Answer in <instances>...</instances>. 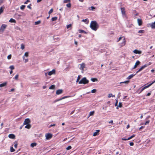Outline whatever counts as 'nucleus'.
<instances>
[{
	"label": "nucleus",
	"instance_id": "obj_17",
	"mask_svg": "<svg viewBox=\"0 0 155 155\" xmlns=\"http://www.w3.org/2000/svg\"><path fill=\"white\" fill-rule=\"evenodd\" d=\"M100 130H96V132L94 133L93 136H96L98 135L99 134V132H100Z\"/></svg>",
	"mask_w": 155,
	"mask_h": 155
},
{
	"label": "nucleus",
	"instance_id": "obj_41",
	"mask_svg": "<svg viewBox=\"0 0 155 155\" xmlns=\"http://www.w3.org/2000/svg\"><path fill=\"white\" fill-rule=\"evenodd\" d=\"M9 68L11 69V70H12L14 69V67L13 65H11L10 66Z\"/></svg>",
	"mask_w": 155,
	"mask_h": 155
},
{
	"label": "nucleus",
	"instance_id": "obj_43",
	"mask_svg": "<svg viewBox=\"0 0 155 155\" xmlns=\"http://www.w3.org/2000/svg\"><path fill=\"white\" fill-rule=\"evenodd\" d=\"M21 48L22 49H24L25 48V46L23 44H21Z\"/></svg>",
	"mask_w": 155,
	"mask_h": 155
},
{
	"label": "nucleus",
	"instance_id": "obj_7",
	"mask_svg": "<svg viewBox=\"0 0 155 155\" xmlns=\"http://www.w3.org/2000/svg\"><path fill=\"white\" fill-rule=\"evenodd\" d=\"M52 137V135L50 133H48L46 134V138L47 140L51 138Z\"/></svg>",
	"mask_w": 155,
	"mask_h": 155
},
{
	"label": "nucleus",
	"instance_id": "obj_50",
	"mask_svg": "<svg viewBox=\"0 0 155 155\" xmlns=\"http://www.w3.org/2000/svg\"><path fill=\"white\" fill-rule=\"evenodd\" d=\"M72 148V147L71 146H69L66 149L67 150H69L71 149Z\"/></svg>",
	"mask_w": 155,
	"mask_h": 155
},
{
	"label": "nucleus",
	"instance_id": "obj_61",
	"mask_svg": "<svg viewBox=\"0 0 155 155\" xmlns=\"http://www.w3.org/2000/svg\"><path fill=\"white\" fill-rule=\"evenodd\" d=\"M4 1L3 0H0V5H1L3 2Z\"/></svg>",
	"mask_w": 155,
	"mask_h": 155
},
{
	"label": "nucleus",
	"instance_id": "obj_40",
	"mask_svg": "<svg viewBox=\"0 0 155 155\" xmlns=\"http://www.w3.org/2000/svg\"><path fill=\"white\" fill-rule=\"evenodd\" d=\"M14 143L15 144L14 145V147L16 148H17L18 146L17 142L15 141V142Z\"/></svg>",
	"mask_w": 155,
	"mask_h": 155
},
{
	"label": "nucleus",
	"instance_id": "obj_21",
	"mask_svg": "<svg viewBox=\"0 0 155 155\" xmlns=\"http://www.w3.org/2000/svg\"><path fill=\"white\" fill-rule=\"evenodd\" d=\"M28 54H29L28 52H26L25 53L24 55L22 57L23 59H25V56H26V57H28Z\"/></svg>",
	"mask_w": 155,
	"mask_h": 155
},
{
	"label": "nucleus",
	"instance_id": "obj_44",
	"mask_svg": "<svg viewBox=\"0 0 155 155\" xmlns=\"http://www.w3.org/2000/svg\"><path fill=\"white\" fill-rule=\"evenodd\" d=\"M53 9L51 8L50 9V10L48 12V14L50 15L51 13H52L53 12Z\"/></svg>",
	"mask_w": 155,
	"mask_h": 155
},
{
	"label": "nucleus",
	"instance_id": "obj_25",
	"mask_svg": "<svg viewBox=\"0 0 155 155\" xmlns=\"http://www.w3.org/2000/svg\"><path fill=\"white\" fill-rule=\"evenodd\" d=\"M7 84V83L6 82H4L3 83L0 84V87H2L5 86Z\"/></svg>",
	"mask_w": 155,
	"mask_h": 155
},
{
	"label": "nucleus",
	"instance_id": "obj_58",
	"mask_svg": "<svg viewBox=\"0 0 155 155\" xmlns=\"http://www.w3.org/2000/svg\"><path fill=\"white\" fill-rule=\"evenodd\" d=\"M91 10L93 11L95 9V7L93 6L91 7Z\"/></svg>",
	"mask_w": 155,
	"mask_h": 155
},
{
	"label": "nucleus",
	"instance_id": "obj_6",
	"mask_svg": "<svg viewBox=\"0 0 155 155\" xmlns=\"http://www.w3.org/2000/svg\"><path fill=\"white\" fill-rule=\"evenodd\" d=\"M31 122V121L29 118H26L25 120L24 121L23 123L24 125H26L30 124Z\"/></svg>",
	"mask_w": 155,
	"mask_h": 155
},
{
	"label": "nucleus",
	"instance_id": "obj_59",
	"mask_svg": "<svg viewBox=\"0 0 155 155\" xmlns=\"http://www.w3.org/2000/svg\"><path fill=\"white\" fill-rule=\"evenodd\" d=\"M151 64V63L150 62H149L148 63V64H145V65H147V66H148L150 65Z\"/></svg>",
	"mask_w": 155,
	"mask_h": 155
},
{
	"label": "nucleus",
	"instance_id": "obj_42",
	"mask_svg": "<svg viewBox=\"0 0 155 155\" xmlns=\"http://www.w3.org/2000/svg\"><path fill=\"white\" fill-rule=\"evenodd\" d=\"M111 97H114V96L112 94H109L108 95V97L109 98H110Z\"/></svg>",
	"mask_w": 155,
	"mask_h": 155
},
{
	"label": "nucleus",
	"instance_id": "obj_22",
	"mask_svg": "<svg viewBox=\"0 0 155 155\" xmlns=\"http://www.w3.org/2000/svg\"><path fill=\"white\" fill-rule=\"evenodd\" d=\"M9 22H11V23H16V21L15 19H14L12 18H11L10 19V20H9Z\"/></svg>",
	"mask_w": 155,
	"mask_h": 155
},
{
	"label": "nucleus",
	"instance_id": "obj_31",
	"mask_svg": "<svg viewBox=\"0 0 155 155\" xmlns=\"http://www.w3.org/2000/svg\"><path fill=\"white\" fill-rule=\"evenodd\" d=\"M91 80L93 82L97 81V79L96 78H91Z\"/></svg>",
	"mask_w": 155,
	"mask_h": 155
},
{
	"label": "nucleus",
	"instance_id": "obj_11",
	"mask_svg": "<svg viewBox=\"0 0 155 155\" xmlns=\"http://www.w3.org/2000/svg\"><path fill=\"white\" fill-rule=\"evenodd\" d=\"M140 64V62L139 61H137L136 62L135 65H134L133 68H132L133 69H135L137 66L139 65Z\"/></svg>",
	"mask_w": 155,
	"mask_h": 155
},
{
	"label": "nucleus",
	"instance_id": "obj_24",
	"mask_svg": "<svg viewBox=\"0 0 155 155\" xmlns=\"http://www.w3.org/2000/svg\"><path fill=\"white\" fill-rule=\"evenodd\" d=\"M26 125L25 126V128L28 129H29L31 128V126L30 124H26Z\"/></svg>",
	"mask_w": 155,
	"mask_h": 155
},
{
	"label": "nucleus",
	"instance_id": "obj_10",
	"mask_svg": "<svg viewBox=\"0 0 155 155\" xmlns=\"http://www.w3.org/2000/svg\"><path fill=\"white\" fill-rule=\"evenodd\" d=\"M149 26L148 27H150L152 29L155 28V21L154 22H153L151 24H149Z\"/></svg>",
	"mask_w": 155,
	"mask_h": 155
},
{
	"label": "nucleus",
	"instance_id": "obj_45",
	"mask_svg": "<svg viewBox=\"0 0 155 155\" xmlns=\"http://www.w3.org/2000/svg\"><path fill=\"white\" fill-rule=\"evenodd\" d=\"M18 74H17L15 75L14 78L16 80H17L18 77Z\"/></svg>",
	"mask_w": 155,
	"mask_h": 155
},
{
	"label": "nucleus",
	"instance_id": "obj_52",
	"mask_svg": "<svg viewBox=\"0 0 155 155\" xmlns=\"http://www.w3.org/2000/svg\"><path fill=\"white\" fill-rule=\"evenodd\" d=\"M150 120H148L146 121V122H145V124H144L145 125H146L147 124H148L150 122Z\"/></svg>",
	"mask_w": 155,
	"mask_h": 155
},
{
	"label": "nucleus",
	"instance_id": "obj_54",
	"mask_svg": "<svg viewBox=\"0 0 155 155\" xmlns=\"http://www.w3.org/2000/svg\"><path fill=\"white\" fill-rule=\"evenodd\" d=\"M24 60H25V63H26L28 61V59H24Z\"/></svg>",
	"mask_w": 155,
	"mask_h": 155
},
{
	"label": "nucleus",
	"instance_id": "obj_47",
	"mask_svg": "<svg viewBox=\"0 0 155 155\" xmlns=\"http://www.w3.org/2000/svg\"><path fill=\"white\" fill-rule=\"evenodd\" d=\"M118 106V107H122V103L121 102H119V104Z\"/></svg>",
	"mask_w": 155,
	"mask_h": 155
},
{
	"label": "nucleus",
	"instance_id": "obj_30",
	"mask_svg": "<svg viewBox=\"0 0 155 155\" xmlns=\"http://www.w3.org/2000/svg\"><path fill=\"white\" fill-rule=\"evenodd\" d=\"M57 18L58 17H54L52 18L51 20L52 21H55L57 19Z\"/></svg>",
	"mask_w": 155,
	"mask_h": 155
},
{
	"label": "nucleus",
	"instance_id": "obj_1",
	"mask_svg": "<svg viewBox=\"0 0 155 155\" xmlns=\"http://www.w3.org/2000/svg\"><path fill=\"white\" fill-rule=\"evenodd\" d=\"M90 27L91 29L96 31L99 27V26L96 21H92L90 24Z\"/></svg>",
	"mask_w": 155,
	"mask_h": 155
},
{
	"label": "nucleus",
	"instance_id": "obj_29",
	"mask_svg": "<svg viewBox=\"0 0 155 155\" xmlns=\"http://www.w3.org/2000/svg\"><path fill=\"white\" fill-rule=\"evenodd\" d=\"M55 88V86L54 85H51V86H50L49 87V89H54Z\"/></svg>",
	"mask_w": 155,
	"mask_h": 155
},
{
	"label": "nucleus",
	"instance_id": "obj_28",
	"mask_svg": "<svg viewBox=\"0 0 155 155\" xmlns=\"http://www.w3.org/2000/svg\"><path fill=\"white\" fill-rule=\"evenodd\" d=\"M37 143H32L31 144V146L32 147H34L35 146H36Z\"/></svg>",
	"mask_w": 155,
	"mask_h": 155
},
{
	"label": "nucleus",
	"instance_id": "obj_19",
	"mask_svg": "<svg viewBox=\"0 0 155 155\" xmlns=\"http://www.w3.org/2000/svg\"><path fill=\"white\" fill-rule=\"evenodd\" d=\"M137 22L138 24L140 26L143 23L142 20L141 19H137Z\"/></svg>",
	"mask_w": 155,
	"mask_h": 155
},
{
	"label": "nucleus",
	"instance_id": "obj_39",
	"mask_svg": "<svg viewBox=\"0 0 155 155\" xmlns=\"http://www.w3.org/2000/svg\"><path fill=\"white\" fill-rule=\"evenodd\" d=\"M130 81H127L122 82L120 83H125L126 84H128L129 82Z\"/></svg>",
	"mask_w": 155,
	"mask_h": 155
},
{
	"label": "nucleus",
	"instance_id": "obj_36",
	"mask_svg": "<svg viewBox=\"0 0 155 155\" xmlns=\"http://www.w3.org/2000/svg\"><path fill=\"white\" fill-rule=\"evenodd\" d=\"M15 151V150L12 147H10V151L12 152H13Z\"/></svg>",
	"mask_w": 155,
	"mask_h": 155
},
{
	"label": "nucleus",
	"instance_id": "obj_64",
	"mask_svg": "<svg viewBox=\"0 0 155 155\" xmlns=\"http://www.w3.org/2000/svg\"><path fill=\"white\" fill-rule=\"evenodd\" d=\"M78 42L76 41L75 40H74V44L76 45H78Z\"/></svg>",
	"mask_w": 155,
	"mask_h": 155
},
{
	"label": "nucleus",
	"instance_id": "obj_62",
	"mask_svg": "<svg viewBox=\"0 0 155 155\" xmlns=\"http://www.w3.org/2000/svg\"><path fill=\"white\" fill-rule=\"evenodd\" d=\"M151 94L150 93H147V96H150Z\"/></svg>",
	"mask_w": 155,
	"mask_h": 155
},
{
	"label": "nucleus",
	"instance_id": "obj_12",
	"mask_svg": "<svg viewBox=\"0 0 155 155\" xmlns=\"http://www.w3.org/2000/svg\"><path fill=\"white\" fill-rule=\"evenodd\" d=\"M55 73V70L54 69H53L51 71L48 72V75L51 76L52 74H54Z\"/></svg>",
	"mask_w": 155,
	"mask_h": 155
},
{
	"label": "nucleus",
	"instance_id": "obj_33",
	"mask_svg": "<svg viewBox=\"0 0 155 155\" xmlns=\"http://www.w3.org/2000/svg\"><path fill=\"white\" fill-rule=\"evenodd\" d=\"M41 23V21L40 20L38 21H36L35 23V25H37L40 24Z\"/></svg>",
	"mask_w": 155,
	"mask_h": 155
},
{
	"label": "nucleus",
	"instance_id": "obj_32",
	"mask_svg": "<svg viewBox=\"0 0 155 155\" xmlns=\"http://www.w3.org/2000/svg\"><path fill=\"white\" fill-rule=\"evenodd\" d=\"M94 111H91L90 112V113L89 114V116H91L93 115L94 114Z\"/></svg>",
	"mask_w": 155,
	"mask_h": 155
},
{
	"label": "nucleus",
	"instance_id": "obj_8",
	"mask_svg": "<svg viewBox=\"0 0 155 155\" xmlns=\"http://www.w3.org/2000/svg\"><path fill=\"white\" fill-rule=\"evenodd\" d=\"M147 67V65H144L142 66L139 69V70L136 72V74L137 73L141 71L142 70L144 69L145 68Z\"/></svg>",
	"mask_w": 155,
	"mask_h": 155
},
{
	"label": "nucleus",
	"instance_id": "obj_55",
	"mask_svg": "<svg viewBox=\"0 0 155 155\" xmlns=\"http://www.w3.org/2000/svg\"><path fill=\"white\" fill-rule=\"evenodd\" d=\"M129 144L131 146H133L134 145V143L133 142H130Z\"/></svg>",
	"mask_w": 155,
	"mask_h": 155
},
{
	"label": "nucleus",
	"instance_id": "obj_26",
	"mask_svg": "<svg viewBox=\"0 0 155 155\" xmlns=\"http://www.w3.org/2000/svg\"><path fill=\"white\" fill-rule=\"evenodd\" d=\"M78 31L80 33H83L84 34H87V32H86L82 29H79L78 30Z\"/></svg>",
	"mask_w": 155,
	"mask_h": 155
},
{
	"label": "nucleus",
	"instance_id": "obj_23",
	"mask_svg": "<svg viewBox=\"0 0 155 155\" xmlns=\"http://www.w3.org/2000/svg\"><path fill=\"white\" fill-rule=\"evenodd\" d=\"M135 75V74H131L128 76L127 78L128 79H130L132 78Z\"/></svg>",
	"mask_w": 155,
	"mask_h": 155
},
{
	"label": "nucleus",
	"instance_id": "obj_2",
	"mask_svg": "<svg viewBox=\"0 0 155 155\" xmlns=\"http://www.w3.org/2000/svg\"><path fill=\"white\" fill-rule=\"evenodd\" d=\"M155 82V80L153 81L152 83H151L147 85V86H146V84L144 85L143 86V87L142 88H140V89H141L140 91V92L139 93H141L142 91H143L144 89L148 88L149 87H150V86H151Z\"/></svg>",
	"mask_w": 155,
	"mask_h": 155
},
{
	"label": "nucleus",
	"instance_id": "obj_34",
	"mask_svg": "<svg viewBox=\"0 0 155 155\" xmlns=\"http://www.w3.org/2000/svg\"><path fill=\"white\" fill-rule=\"evenodd\" d=\"M25 7V5H22L20 7V9H21L22 10H23L24 9Z\"/></svg>",
	"mask_w": 155,
	"mask_h": 155
},
{
	"label": "nucleus",
	"instance_id": "obj_53",
	"mask_svg": "<svg viewBox=\"0 0 155 155\" xmlns=\"http://www.w3.org/2000/svg\"><path fill=\"white\" fill-rule=\"evenodd\" d=\"M31 4H30L29 5H28L27 6V7L28 8L30 9H31Z\"/></svg>",
	"mask_w": 155,
	"mask_h": 155
},
{
	"label": "nucleus",
	"instance_id": "obj_13",
	"mask_svg": "<svg viewBox=\"0 0 155 155\" xmlns=\"http://www.w3.org/2000/svg\"><path fill=\"white\" fill-rule=\"evenodd\" d=\"M120 9L121 10L122 14L123 15H126V11H125V8L124 7L121 8Z\"/></svg>",
	"mask_w": 155,
	"mask_h": 155
},
{
	"label": "nucleus",
	"instance_id": "obj_46",
	"mask_svg": "<svg viewBox=\"0 0 155 155\" xmlns=\"http://www.w3.org/2000/svg\"><path fill=\"white\" fill-rule=\"evenodd\" d=\"M96 89H94L91 90V92L92 93H95L96 92Z\"/></svg>",
	"mask_w": 155,
	"mask_h": 155
},
{
	"label": "nucleus",
	"instance_id": "obj_9",
	"mask_svg": "<svg viewBox=\"0 0 155 155\" xmlns=\"http://www.w3.org/2000/svg\"><path fill=\"white\" fill-rule=\"evenodd\" d=\"M75 95H74V96H64L63 97L61 98L60 99H58V100H57V101H55V102H56V101H60L61 100H62V99H65V98H68V97H73Z\"/></svg>",
	"mask_w": 155,
	"mask_h": 155
},
{
	"label": "nucleus",
	"instance_id": "obj_35",
	"mask_svg": "<svg viewBox=\"0 0 155 155\" xmlns=\"http://www.w3.org/2000/svg\"><path fill=\"white\" fill-rule=\"evenodd\" d=\"M144 30H140L138 31V33H144Z\"/></svg>",
	"mask_w": 155,
	"mask_h": 155
},
{
	"label": "nucleus",
	"instance_id": "obj_63",
	"mask_svg": "<svg viewBox=\"0 0 155 155\" xmlns=\"http://www.w3.org/2000/svg\"><path fill=\"white\" fill-rule=\"evenodd\" d=\"M117 104H118V101H117L115 103V106H117Z\"/></svg>",
	"mask_w": 155,
	"mask_h": 155
},
{
	"label": "nucleus",
	"instance_id": "obj_18",
	"mask_svg": "<svg viewBox=\"0 0 155 155\" xmlns=\"http://www.w3.org/2000/svg\"><path fill=\"white\" fill-rule=\"evenodd\" d=\"M8 137L10 138L14 139L15 138V136L13 134H10L8 135Z\"/></svg>",
	"mask_w": 155,
	"mask_h": 155
},
{
	"label": "nucleus",
	"instance_id": "obj_60",
	"mask_svg": "<svg viewBox=\"0 0 155 155\" xmlns=\"http://www.w3.org/2000/svg\"><path fill=\"white\" fill-rule=\"evenodd\" d=\"M79 79H80V77H79V76H78V78L76 82H78V81H79Z\"/></svg>",
	"mask_w": 155,
	"mask_h": 155
},
{
	"label": "nucleus",
	"instance_id": "obj_4",
	"mask_svg": "<svg viewBox=\"0 0 155 155\" xmlns=\"http://www.w3.org/2000/svg\"><path fill=\"white\" fill-rule=\"evenodd\" d=\"M89 82V81L87 80L86 78H82L79 82V84H88Z\"/></svg>",
	"mask_w": 155,
	"mask_h": 155
},
{
	"label": "nucleus",
	"instance_id": "obj_38",
	"mask_svg": "<svg viewBox=\"0 0 155 155\" xmlns=\"http://www.w3.org/2000/svg\"><path fill=\"white\" fill-rule=\"evenodd\" d=\"M135 136V135L133 134L132 136H131L130 137L128 138L129 140L132 139V138L134 137Z\"/></svg>",
	"mask_w": 155,
	"mask_h": 155
},
{
	"label": "nucleus",
	"instance_id": "obj_15",
	"mask_svg": "<svg viewBox=\"0 0 155 155\" xmlns=\"http://www.w3.org/2000/svg\"><path fill=\"white\" fill-rule=\"evenodd\" d=\"M63 91L62 90V89H59L58 90H57L56 91V94L57 95H59V94H61L63 93Z\"/></svg>",
	"mask_w": 155,
	"mask_h": 155
},
{
	"label": "nucleus",
	"instance_id": "obj_48",
	"mask_svg": "<svg viewBox=\"0 0 155 155\" xmlns=\"http://www.w3.org/2000/svg\"><path fill=\"white\" fill-rule=\"evenodd\" d=\"M71 26L72 25L71 24H69L67 25L66 28H68L71 27Z\"/></svg>",
	"mask_w": 155,
	"mask_h": 155
},
{
	"label": "nucleus",
	"instance_id": "obj_37",
	"mask_svg": "<svg viewBox=\"0 0 155 155\" xmlns=\"http://www.w3.org/2000/svg\"><path fill=\"white\" fill-rule=\"evenodd\" d=\"M66 6L67 7L70 8L71 6V4L70 3H69L67 4Z\"/></svg>",
	"mask_w": 155,
	"mask_h": 155
},
{
	"label": "nucleus",
	"instance_id": "obj_5",
	"mask_svg": "<svg viewBox=\"0 0 155 155\" xmlns=\"http://www.w3.org/2000/svg\"><path fill=\"white\" fill-rule=\"evenodd\" d=\"M6 25L4 24H2L0 28V32H3L4 31L5 29L6 28Z\"/></svg>",
	"mask_w": 155,
	"mask_h": 155
},
{
	"label": "nucleus",
	"instance_id": "obj_57",
	"mask_svg": "<svg viewBox=\"0 0 155 155\" xmlns=\"http://www.w3.org/2000/svg\"><path fill=\"white\" fill-rule=\"evenodd\" d=\"M122 140H129L128 138L127 139H126V138H122Z\"/></svg>",
	"mask_w": 155,
	"mask_h": 155
},
{
	"label": "nucleus",
	"instance_id": "obj_14",
	"mask_svg": "<svg viewBox=\"0 0 155 155\" xmlns=\"http://www.w3.org/2000/svg\"><path fill=\"white\" fill-rule=\"evenodd\" d=\"M133 52L135 53V54H140L142 53V51H139L137 49H135L134 50Z\"/></svg>",
	"mask_w": 155,
	"mask_h": 155
},
{
	"label": "nucleus",
	"instance_id": "obj_51",
	"mask_svg": "<svg viewBox=\"0 0 155 155\" xmlns=\"http://www.w3.org/2000/svg\"><path fill=\"white\" fill-rule=\"evenodd\" d=\"M12 55L11 54L9 55L7 57V58L8 59H10L11 58Z\"/></svg>",
	"mask_w": 155,
	"mask_h": 155
},
{
	"label": "nucleus",
	"instance_id": "obj_16",
	"mask_svg": "<svg viewBox=\"0 0 155 155\" xmlns=\"http://www.w3.org/2000/svg\"><path fill=\"white\" fill-rule=\"evenodd\" d=\"M80 69L81 70H82L83 71L84 68L85 67V64L84 63H82L81 64H80Z\"/></svg>",
	"mask_w": 155,
	"mask_h": 155
},
{
	"label": "nucleus",
	"instance_id": "obj_3",
	"mask_svg": "<svg viewBox=\"0 0 155 155\" xmlns=\"http://www.w3.org/2000/svg\"><path fill=\"white\" fill-rule=\"evenodd\" d=\"M122 38H123V41L120 44V46L121 47H122V46H124L126 44V40H125V37H119V38L118 39V40H117V42H119L120 40H121Z\"/></svg>",
	"mask_w": 155,
	"mask_h": 155
},
{
	"label": "nucleus",
	"instance_id": "obj_56",
	"mask_svg": "<svg viewBox=\"0 0 155 155\" xmlns=\"http://www.w3.org/2000/svg\"><path fill=\"white\" fill-rule=\"evenodd\" d=\"M30 2L29 0H27L26 1L24 2V4H27L28 3V2Z\"/></svg>",
	"mask_w": 155,
	"mask_h": 155
},
{
	"label": "nucleus",
	"instance_id": "obj_20",
	"mask_svg": "<svg viewBox=\"0 0 155 155\" xmlns=\"http://www.w3.org/2000/svg\"><path fill=\"white\" fill-rule=\"evenodd\" d=\"M5 9V7L4 6H1L0 8V15L2 13L4 9Z\"/></svg>",
	"mask_w": 155,
	"mask_h": 155
},
{
	"label": "nucleus",
	"instance_id": "obj_27",
	"mask_svg": "<svg viewBox=\"0 0 155 155\" xmlns=\"http://www.w3.org/2000/svg\"><path fill=\"white\" fill-rule=\"evenodd\" d=\"M82 21L83 22H85L86 24H88L89 22V20L87 19H83L82 20Z\"/></svg>",
	"mask_w": 155,
	"mask_h": 155
},
{
	"label": "nucleus",
	"instance_id": "obj_49",
	"mask_svg": "<svg viewBox=\"0 0 155 155\" xmlns=\"http://www.w3.org/2000/svg\"><path fill=\"white\" fill-rule=\"evenodd\" d=\"M71 0H65L64 1V3H66L68 2H70Z\"/></svg>",
	"mask_w": 155,
	"mask_h": 155
}]
</instances>
